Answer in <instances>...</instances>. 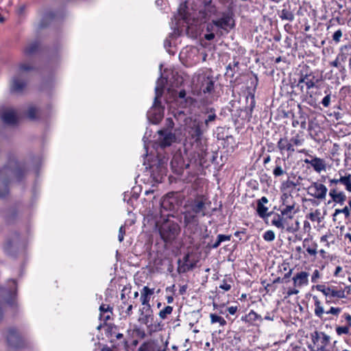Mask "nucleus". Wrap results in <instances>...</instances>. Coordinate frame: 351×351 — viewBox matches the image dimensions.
<instances>
[{"instance_id": "obj_44", "label": "nucleus", "mask_w": 351, "mask_h": 351, "mask_svg": "<svg viewBox=\"0 0 351 351\" xmlns=\"http://www.w3.org/2000/svg\"><path fill=\"white\" fill-rule=\"evenodd\" d=\"M156 5L160 10H165L168 8V1L167 0H156Z\"/></svg>"}, {"instance_id": "obj_23", "label": "nucleus", "mask_w": 351, "mask_h": 351, "mask_svg": "<svg viewBox=\"0 0 351 351\" xmlns=\"http://www.w3.org/2000/svg\"><path fill=\"white\" fill-rule=\"evenodd\" d=\"M311 159L308 160V164L316 172L321 173L322 171H326V163L324 159L313 156H311Z\"/></svg>"}, {"instance_id": "obj_21", "label": "nucleus", "mask_w": 351, "mask_h": 351, "mask_svg": "<svg viewBox=\"0 0 351 351\" xmlns=\"http://www.w3.org/2000/svg\"><path fill=\"white\" fill-rule=\"evenodd\" d=\"M7 340L9 345L13 348H20L21 346V339L16 330L14 328L8 330Z\"/></svg>"}, {"instance_id": "obj_10", "label": "nucleus", "mask_w": 351, "mask_h": 351, "mask_svg": "<svg viewBox=\"0 0 351 351\" xmlns=\"http://www.w3.org/2000/svg\"><path fill=\"white\" fill-rule=\"evenodd\" d=\"M322 84V82L319 79L316 80V83L308 80V89L312 88L310 95L311 100H308V104L311 106L315 107L319 103V97L322 95V88H320Z\"/></svg>"}, {"instance_id": "obj_45", "label": "nucleus", "mask_w": 351, "mask_h": 351, "mask_svg": "<svg viewBox=\"0 0 351 351\" xmlns=\"http://www.w3.org/2000/svg\"><path fill=\"white\" fill-rule=\"evenodd\" d=\"M263 239L267 241H272L275 239V234L272 230H267L263 234Z\"/></svg>"}, {"instance_id": "obj_58", "label": "nucleus", "mask_w": 351, "mask_h": 351, "mask_svg": "<svg viewBox=\"0 0 351 351\" xmlns=\"http://www.w3.org/2000/svg\"><path fill=\"white\" fill-rule=\"evenodd\" d=\"M231 235H225V234H218L217 237L221 241V243L224 241H229L231 239Z\"/></svg>"}, {"instance_id": "obj_51", "label": "nucleus", "mask_w": 351, "mask_h": 351, "mask_svg": "<svg viewBox=\"0 0 351 351\" xmlns=\"http://www.w3.org/2000/svg\"><path fill=\"white\" fill-rule=\"evenodd\" d=\"M255 105H256V101H255V97H254V95H251L250 96V103L249 104V106H247L249 112L250 114L252 113V111L255 107Z\"/></svg>"}, {"instance_id": "obj_36", "label": "nucleus", "mask_w": 351, "mask_h": 351, "mask_svg": "<svg viewBox=\"0 0 351 351\" xmlns=\"http://www.w3.org/2000/svg\"><path fill=\"white\" fill-rule=\"evenodd\" d=\"M40 14L45 21L53 20L56 19V13L51 10H44L41 11Z\"/></svg>"}, {"instance_id": "obj_47", "label": "nucleus", "mask_w": 351, "mask_h": 351, "mask_svg": "<svg viewBox=\"0 0 351 351\" xmlns=\"http://www.w3.org/2000/svg\"><path fill=\"white\" fill-rule=\"evenodd\" d=\"M160 205H161V208L166 210H170L171 208V207H173L172 204L169 202V199H167V198H165L162 199Z\"/></svg>"}, {"instance_id": "obj_9", "label": "nucleus", "mask_w": 351, "mask_h": 351, "mask_svg": "<svg viewBox=\"0 0 351 351\" xmlns=\"http://www.w3.org/2000/svg\"><path fill=\"white\" fill-rule=\"evenodd\" d=\"M198 83L199 84V89L203 93L210 94L215 90L216 80L211 75L202 73L198 75Z\"/></svg>"}, {"instance_id": "obj_38", "label": "nucleus", "mask_w": 351, "mask_h": 351, "mask_svg": "<svg viewBox=\"0 0 351 351\" xmlns=\"http://www.w3.org/2000/svg\"><path fill=\"white\" fill-rule=\"evenodd\" d=\"M210 322L212 324H215L218 322L220 326H223L226 324V321L221 316H219L216 314L211 313L210 315Z\"/></svg>"}, {"instance_id": "obj_1", "label": "nucleus", "mask_w": 351, "mask_h": 351, "mask_svg": "<svg viewBox=\"0 0 351 351\" xmlns=\"http://www.w3.org/2000/svg\"><path fill=\"white\" fill-rule=\"evenodd\" d=\"M25 172L24 164L19 162L15 156H10L7 164L0 169V197L8 194L10 184L14 180L20 181Z\"/></svg>"}, {"instance_id": "obj_59", "label": "nucleus", "mask_w": 351, "mask_h": 351, "mask_svg": "<svg viewBox=\"0 0 351 351\" xmlns=\"http://www.w3.org/2000/svg\"><path fill=\"white\" fill-rule=\"evenodd\" d=\"M319 278H320L319 271H318V269H315L313 271V275L311 276V281L313 282H316L317 279H319Z\"/></svg>"}, {"instance_id": "obj_2", "label": "nucleus", "mask_w": 351, "mask_h": 351, "mask_svg": "<svg viewBox=\"0 0 351 351\" xmlns=\"http://www.w3.org/2000/svg\"><path fill=\"white\" fill-rule=\"evenodd\" d=\"M33 67L28 63H21L19 65L17 73L12 77L10 82V91L20 93L27 84L26 72L31 71Z\"/></svg>"}, {"instance_id": "obj_20", "label": "nucleus", "mask_w": 351, "mask_h": 351, "mask_svg": "<svg viewBox=\"0 0 351 351\" xmlns=\"http://www.w3.org/2000/svg\"><path fill=\"white\" fill-rule=\"evenodd\" d=\"M277 147L280 151L281 154H284L285 152H287V156H292L295 152V148H293L291 138L288 140L287 138H281L278 143Z\"/></svg>"}, {"instance_id": "obj_19", "label": "nucleus", "mask_w": 351, "mask_h": 351, "mask_svg": "<svg viewBox=\"0 0 351 351\" xmlns=\"http://www.w3.org/2000/svg\"><path fill=\"white\" fill-rule=\"evenodd\" d=\"M261 315L251 310L247 314L241 317V320L249 325L258 326L263 321Z\"/></svg>"}, {"instance_id": "obj_61", "label": "nucleus", "mask_w": 351, "mask_h": 351, "mask_svg": "<svg viewBox=\"0 0 351 351\" xmlns=\"http://www.w3.org/2000/svg\"><path fill=\"white\" fill-rule=\"evenodd\" d=\"M166 124H167V128H165V130H168L171 131V130L173 128V127L174 125L173 120L171 118H167L166 119Z\"/></svg>"}, {"instance_id": "obj_22", "label": "nucleus", "mask_w": 351, "mask_h": 351, "mask_svg": "<svg viewBox=\"0 0 351 351\" xmlns=\"http://www.w3.org/2000/svg\"><path fill=\"white\" fill-rule=\"evenodd\" d=\"M1 118L4 123L13 125L17 122V116L12 109H5L1 114Z\"/></svg>"}, {"instance_id": "obj_4", "label": "nucleus", "mask_w": 351, "mask_h": 351, "mask_svg": "<svg viewBox=\"0 0 351 351\" xmlns=\"http://www.w3.org/2000/svg\"><path fill=\"white\" fill-rule=\"evenodd\" d=\"M180 232L179 225L171 220L165 221L159 228V233L161 238L165 242L173 241Z\"/></svg>"}, {"instance_id": "obj_6", "label": "nucleus", "mask_w": 351, "mask_h": 351, "mask_svg": "<svg viewBox=\"0 0 351 351\" xmlns=\"http://www.w3.org/2000/svg\"><path fill=\"white\" fill-rule=\"evenodd\" d=\"M189 128V134L193 139L194 143H196L197 146L201 145L203 134L207 131L202 124V121L196 119L193 120Z\"/></svg>"}, {"instance_id": "obj_50", "label": "nucleus", "mask_w": 351, "mask_h": 351, "mask_svg": "<svg viewBox=\"0 0 351 351\" xmlns=\"http://www.w3.org/2000/svg\"><path fill=\"white\" fill-rule=\"evenodd\" d=\"M316 304V308L315 309V313L317 316L321 317L322 315L324 313L323 308L319 305L320 303L317 300L315 301Z\"/></svg>"}, {"instance_id": "obj_41", "label": "nucleus", "mask_w": 351, "mask_h": 351, "mask_svg": "<svg viewBox=\"0 0 351 351\" xmlns=\"http://www.w3.org/2000/svg\"><path fill=\"white\" fill-rule=\"evenodd\" d=\"M186 93L185 90H181L178 93L179 98L184 99L185 103H186L185 106L188 104H192L193 100V98H191V97H186Z\"/></svg>"}, {"instance_id": "obj_26", "label": "nucleus", "mask_w": 351, "mask_h": 351, "mask_svg": "<svg viewBox=\"0 0 351 351\" xmlns=\"http://www.w3.org/2000/svg\"><path fill=\"white\" fill-rule=\"evenodd\" d=\"M154 293V289H150L145 286L143 288L141 292V301L143 305L148 306L149 304L150 295Z\"/></svg>"}, {"instance_id": "obj_14", "label": "nucleus", "mask_w": 351, "mask_h": 351, "mask_svg": "<svg viewBox=\"0 0 351 351\" xmlns=\"http://www.w3.org/2000/svg\"><path fill=\"white\" fill-rule=\"evenodd\" d=\"M346 289H348V293L350 292V289L348 287L342 289L341 287L338 288V287H334V286L326 287L324 295L329 299H332L334 298H346V295L345 294Z\"/></svg>"}, {"instance_id": "obj_12", "label": "nucleus", "mask_w": 351, "mask_h": 351, "mask_svg": "<svg viewBox=\"0 0 351 351\" xmlns=\"http://www.w3.org/2000/svg\"><path fill=\"white\" fill-rule=\"evenodd\" d=\"M159 137L158 141L161 147H169L175 141V135L168 130H160L158 131Z\"/></svg>"}, {"instance_id": "obj_31", "label": "nucleus", "mask_w": 351, "mask_h": 351, "mask_svg": "<svg viewBox=\"0 0 351 351\" xmlns=\"http://www.w3.org/2000/svg\"><path fill=\"white\" fill-rule=\"evenodd\" d=\"M295 213V206L294 205H287L285 208L281 209V215L285 218H292L293 215Z\"/></svg>"}, {"instance_id": "obj_35", "label": "nucleus", "mask_w": 351, "mask_h": 351, "mask_svg": "<svg viewBox=\"0 0 351 351\" xmlns=\"http://www.w3.org/2000/svg\"><path fill=\"white\" fill-rule=\"evenodd\" d=\"M341 184L345 185L346 189L349 192H351V175L349 174L346 176H341L339 179Z\"/></svg>"}, {"instance_id": "obj_25", "label": "nucleus", "mask_w": 351, "mask_h": 351, "mask_svg": "<svg viewBox=\"0 0 351 351\" xmlns=\"http://www.w3.org/2000/svg\"><path fill=\"white\" fill-rule=\"evenodd\" d=\"M198 215L193 213L190 209H188L184 213V222L186 226L189 224L197 225L199 223Z\"/></svg>"}, {"instance_id": "obj_5", "label": "nucleus", "mask_w": 351, "mask_h": 351, "mask_svg": "<svg viewBox=\"0 0 351 351\" xmlns=\"http://www.w3.org/2000/svg\"><path fill=\"white\" fill-rule=\"evenodd\" d=\"M10 287H0V299L10 306L15 304L16 298V282L15 280H9Z\"/></svg>"}, {"instance_id": "obj_53", "label": "nucleus", "mask_w": 351, "mask_h": 351, "mask_svg": "<svg viewBox=\"0 0 351 351\" xmlns=\"http://www.w3.org/2000/svg\"><path fill=\"white\" fill-rule=\"evenodd\" d=\"M166 163L167 162L165 160H161L159 161V171L161 175L165 173L166 172Z\"/></svg>"}, {"instance_id": "obj_56", "label": "nucleus", "mask_w": 351, "mask_h": 351, "mask_svg": "<svg viewBox=\"0 0 351 351\" xmlns=\"http://www.w3.org/2000/svg\"><path fill=\"white\" fill-rule=\"evenodd\" d=\"M341 36H342V32L340 29H338L334 33V34L332 36V39L335 42L338 43V42H339Z\"/></svg>"}, {"instance_id": "obj_8", "label": "nucleus", "mask_w": 351, "mask_h": 351, "mask_svg": "<svg viewBox=\"0 0 351 351\" xmlns=\"http://www.w3.org/2000/svg\"><path fill=\"white\" fill-rule=\"evenodd\" d=\"M148 119L154 124L158 123L164 116V108L161 106L160 98L154 97L153 106L147 114Z\"/></svg>"}, {"instance_id": "obj_18", "label": "nucleus", "mask_w": 351, "mask_h": 351, "mask_svg": "<svg viewBox=\"0 0 351 351\" xmlns=\"http://www.w3.org/2000/svg\"><path fill=\"white\" fill-rule=\"evenodd\" d=\"M178 272L179 274H184L189 270L193 269L195 267V263L190 261V255L186 254L183 258V262L181 260L178 261Z\"/></svg>"}, {"instance_id": "obj_48", "label": "nucleus", "mask_w": 351, "mask_h": 351, "mask_svg": "<svg viewBox=\"0 0 351 351\" xmlns=\"http://www.w3.org/2000/svg\"><path fill=\"white\" fill-rule=\"evenodd\" d=\"M336 332L338 335H341L343 334L347 335L349 332V327L348 326H338L336 328Z\"/></svg>"}, {"instance_id": "obj_55", "label": "nucleus", "mask_w": 351, "mask_h": 351, "mask_svg": "<svg viewBox=\"0 0 351 351\" xmlns=\"http://www.w3.org/2000/svg\"><path fill=\"white\" fill-rule=\"evenodd\" d=\"M273 173L275 176L278 177V176H280L283 175L285 173V171L280 166H277L274 169Z\"/></svg>"}, {"instance_id": "obj_11", "label": "nucleus", "mask_w": 351, "mask_h": 351, "mask_svg": "<svg viewBox=\"0 0 351 351\" xmlns=\"http://www.w3.org/2000/svg\"><path fill=\"white\" fill-rule=\"evenodd\" d=\"M234 23H207L206 31H213L215 36H222L228 32L229 29H232Z\"/></svg>"}, {"instance_id": "obj_42", "label": "nucleus", "mask_w": 351, "mask_h": 351, "mask_svg": "<svg viewBox=\"0 0 351 351\" xmlns=\"http://www.w3.org/2000/svg\"><path fill=\"white\" fill-rule=\"evenodd\" d=\"M280 16L282 20L292 21L293 19L292 13L287 10H282Z\"/></svg>"}, {"instance_id": "obj_32", "label": "nucleus", "mask_w": 351, "mask_h": 351, "mask_svg": "<svg viewBox=\"0 0 351 351\" xmlns=\"http://www.w3.org/2000/svg\"><path fill=\"white\" fill-rule=\"evenodd\" d=\"M286 218L282 215H277L274 217L271 221V223L277 227L278 228L284 229L285 227Z\"/></svg>"}, {"instance_id": "obj_29", "label": "nucleus", "mask_w": 351, "mask_h": 351, "mask_svg": "<svg viewBox=\"0 0 351 351\" xmlns=\"http://www.w3.org/2000/svg\"><path fill=\"white\" fill-rule=\"evenodd\" d=\"M167 82V80L163 77L159 78L156 82V86L155 87V97L160 98L164 90V88L165 84Z\"/></svg>"}, {"instance_id": "obj_7", "label": "nucleus", "mask_w": 351, "mask_h": 351, "mask_svg": "<svg viewBox=\"0 0 351 351\" xmlns=\"http://www.w3.org/2000/svg\"><path fill=\"white\" fill-rule=\"evenodd\" d=\"M210 204L207 198L203 195H199L191 202L189 206V209L199 217H204L206 215L207 205L209 206Z\"/></svg>"}, {"instance_id": "obj_40", "label": "nucleus", "mask_w": 351, "mask_h": 351, "mask_svg": "<svg viewBox=\"0 0 351 351\" xmlns=\"http://www.w3.org/2000/svg\"><path fill=\"white\" fill-rule=\"evenodd\" d=\"M267 210L268 208L264 206L261 202H258L257 205V213L260 217H265L267 215Z\"/></svg>"}, {"instance_id": "obj_34", "label": "nucleus", "mask_w": 351, "mask_h": 351, "mask_svg": "<svg viewBox=\"0 0 351 351\" xmlns=\"http://www.w3.org/2000/svg\"><path fill=\"white\" fill-rule=\"evenodd\" d=\"M321 335L324 336V334L319 333L317 331H315L311 335V339H312V341H313V344L316 345L317 343V350H320V349L322 350L324 348V343L323 342H322V345H319V343H318L319 341L321 338Z\"/></svg>"}, {"instance_id": "obj_43", "label": "nucleus", "mask_w": 351, "mask_h": 351, "mask_svg": "<svg viewBox=\"0 0 351 351\" xmlns=\"http://www.w3.org/2000/svg\"><path fill=\"white\" fill-rule=\"evenodd\" d=\"M306 77L307 74H302V75L300 77L298 80V87L300 88L302 91H303V89L305 86H307V82H305V79L306 78ZM306 88L307 89V87H306Z\"/></svg>"}, {"instance_id": "obj_3", "label": "nucleus", "mask_w": 351, "mask_h": 351, "mask_svg": "<svg viewBox=\"0 0 351 351\" xmlns=\"http://www.w3.org/2000/svg\"><path fill=\"white\" fill-rule=\"evenodd\" d=\"M138 321L141 324L147 326V330L152 334L162 330V325L160 322L154 320V315L150 305L140 310Z\"/></svg>"}, {"instance_id": "obj_57", "label": "nucleus", "mask_w": 351, "mask_h": 351, "mask_svg": "<svg viewBox=\"0 0 351 351\" xmlns=\"http://www.w3.org/2000/svg\"><path fill=\"white\" fill-rule=\"evenodd\" d=\"M322 104L324 107H328L330 103V95H326L322 100Z\"/></svg>"}, {"instance_id": "obj_39", "label": "nucleus", "mask_w": 351, "mask_h": 351, "mask_svg": "<svg viewBox=\"0 0 351 351\" xmlns=\"http://www.w3.org/2000/svg\"><path fill=\"white\" fill-rule=\"evenodd\" d=\"M239 64V62H234V61L233 62L232 64L231 63H230L226 68L227 71H226V75H229L231 77H232L234 76V72H235V68H238Z\"/></svg>"}, {"instance_id": "obj_17", "label": "nucleus", "mask_w": 351, "mask_h": 351, "mask_svg": "<svg viewBox=\"0 0 351 351\" xmlns=\"http://www.w3.org/2000/svg\"><path fill=\"white\" fill-rule=\"evenodd\" d=\"M201 113L203 114H208L204 121H202V124L208 130L209 125L214 122L217 119L216 111L214 108L205 107L201 110Z\"/></svg>"}, {"instance_id": "obj_16", "label": "nucleus", "mask_w": 351, "mask_h": 351, "mask_svg": "<svg viewBox=\"0 0 351 351\" xmlns=\"http://www.w3.org/2000/svg\"><path fill=\"white\" fill-rule=\"evenodd\" d=\"M19 241L18 234H15L12 239H7L3 247L5 252L10 256L14 255L18 249Z\"/></svg>"}, {"instance_id": "obj_49", "label": "nucleus", "mask_w": 351, "mask_h": 351, "mask_svg": "<svg viewBox=\"0 0 351 351\" xmlns=\"http://www.w3.org/2000/svg\"><path fill=\"white\" fill-rule=\"evenodd\" d=\"M339 213H343L346 215V217H349L350 215V210L348 208V206H345L342 209H336L333 215L336 216Z\"/></svg>"}, {"instance_id": "obj_27", "label": "nucleus", "mask_w": 351, "mask_h": 351, "mask_svg": "<svg viewBox=\"0 0 351 351\" xmlns=\"http://www.w3.org/2000/svg\"><path fill=\"white\" fill-rule=\"evenodd\" d=\"M329 195L331 197L332 199L336 202L339 203L341 205L343 204L344 202L346 199V196L343 192L337 193L335 189H332L330 190Z\"/></svg>"}, {"instance_id": "obj_15", "label": "nucleus", "mask_w": 351, "mask_h": 351, "mask_svg": "<svg viewBox=\"0 0 351 351\" xmlns=\"http://www.w3.org/2000/svg\"><path fill=\"white\" fill-rule=\"evenodd\" d=\"M186 1L181 3L178 8L177 13L174 15L176 21H190L191 19V12L186 5Z\"/></svg>"}, {"instance_id": "obj_60", "label": "nucleus", "mask_w": 351, "mask_h": 351, "mask_svg": "<svg viewBox=\"0 0 351 351\" xmlns=\"http://www.w3.org/2000/svg\"><path fill=\"white\" fill-rule=\"evenodd\" d=\"M215 34L213 31L207 32V33L204 34V38L206 39L207 40H213L215 38Z\"/></svg>"}, {"instance_id": "obj_28", "label": "nucleus", "mask_w": 351, "mask_h": 351, "mask_svg": "<svg viewBox=\"0 0 351 351\" xmlns=\"http://www.w3.org/2000/svg\"><path fill=\"white\" fill-rule=\"evenodd\" d=\"M39 46L40 45L37 41L29 43L24 49L25 55L29 57L35 54L38 51Z\"/></svg>"}, {"instance_id": "obj_13", "label": "nucleus", "mask_w": 351, "mask_h": 351, "mask_svg": "<svg viewBox=\"0 0 351 351\" xmlns=\"http://www.w3.org/2000/svg\"><path fill=\"white\" fill-rule=\"evenodd\" d=\"M327 192L326 187L320 183L313 182L308 186V195L317 199H324Z\"/></svg>"}, {"instance_id": "obj_46", "label": "nucleus", "mask_w": 351, "mask_h": 351, "mask_svg": "<svg viewBox=\"0 0 351 351\" xmlns=\"http://www.w3.org/2000/svg\"><path fill=\"white\" fill-rule=\"evenodd\" d=\"M37 109L35 107L30 106L27 110V117L29 119L34 120L36 118Z\"/></svg>"}, {"instance_id": "obj_64", "label": "nucleus", "mask_w": 351, "mask_h": 351, "mask_svg": "<svg viewBox=\"0 0 351 351\" xmlns=\"http://www.w3.org/2000/svg\"><path fill=\"white\" fill-rule=\"evenodd\" d=\"M219 288L226 291H228L231 289V285L226 282H223V283L219 286Z\"/></svg>"}, {"instance_id": "obj_37", "label": "nucleus", "mask_w": 351, "mask_h": 351, "mask_svg": "<svg viewBox=\"0 0 351 351\" xmlns=\"http://www.w3.org/2000/svg\"><path fill=\"white\" fill-rule=\"evenodd\" d=\"M173 312V307L171 306H167L163 309L160 310L158 313V316L161 319H165L167 316L171 315Z\"/></svg>"}, {"instance_id": "obj_54", "label": "nucleus", "mask_w": 351, "mask_h": 351, "mask_svg": "<svg viewBox=\"0 0 351 351\" xmlns=\"http://www.w3.org/2000/svg\"><path fill=\"white\" fill-rule=\"evenodd\" d=\"M125 234V229L124 226H121L119 230L118 239L119 242H122L124 239V235Z\"/></svg>"}, {"instance_id": "obj_52", "label": "nucleus", "mask_w": 351, "mask_h": 351, "mask_svg": "<svg viewBox=\"0 0 351 351\" xmlns=\"http://www.w3.org/2000/svg\"><path fill=\"white\" fill-rule=\"evenodd\" d=\"M351 45H343L341 47V56L351 55Z\"/></svg>"}, {"instance_id": "obj_24", "label": "nucleus", "mask_w": 351, "mask_h": 351, "mask_svg": "<svg viewBox=\"0 0 351 351\" xmlns=\"http://www.w3.org/2000/svg\"><path fill=\"white\" fill-rule=\"evenodd\" d=\"M291 143L293 148H295V152L306 153V149L302 147L305 143V139L304 138L300 137L299 135H296L291 138Z\"/></svg>"}, {"instance_id": "obj_63", "label": "nucleus", "mask_w": 351, "mask_h": 351, "mask_svg": "<svg viewBox=\"0 0 351 351\" xmlns=\"http://www.w3.org/2000/svg\"><path fill=\"white\" fill-rule=\"evenodd\" d=\"M341 311L340 308L331 307L327 313H331L332 315H338Z\"/></svg>"}, {"instance_id": "obj_62", "label": "nucleus", "mask_w": 351, "mask_h": 351, "mask_svg": "<svg viewBox=\"0 0 351 351\" xmlns=\"http://www.w3.org/2000/svg\"><path fill=\"white\" fill-rule=\"evenodd\" d=\"M172 24L174 25L173 27H171V28L174 29L173 34L175 36H180L181 34V30H180L179 27H178V23Z\"/></svg>"}, {"instance_id": "obj_33", "label": "nucleus", "mask_w": 351, "mask_h": 351, "mask_svg": "<svg viewBox=\"0 0 351 351\" xmlns=\"http://www.w3.org/2000/svg\"><path fill=\"white\" fill-rule=\"evenodd\" d=\"M112 308L110 307L109 305H106V304H101L99 307V311H100V318H101L102 317H104V319L105 321L108 320L110 319V315H104V313H110V314H112Z\"/></svg>"}, {"instance_id": "obj_30", "label": "nucleus", "mask_w": 351, "mask_h": 351, "mask_svg": "<svg viewBox=\"0 0 351 351\" xmlns=\"http://www.w3.org/2000/svg\"><path fill=\"white\" fill-rule=\"evenodd\" d=\"M293 280L295 287L300 286L307 281V273L302 271L294 276Z\"/></svg>"}]
</instances>
